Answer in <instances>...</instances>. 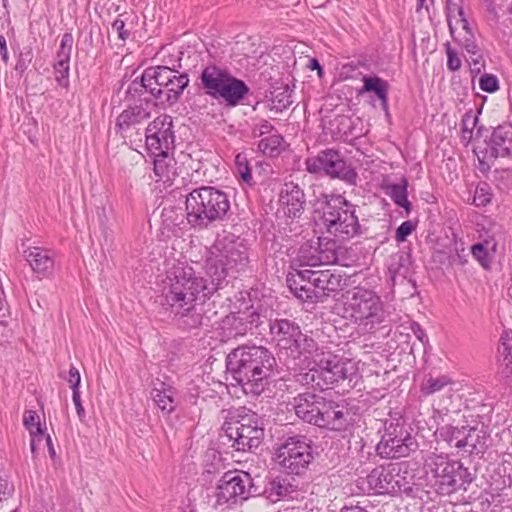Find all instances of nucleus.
<instances>
[{
  "label": "nucleus",
  "instance_id": "1",
  "mask_svg": "<svg viewBox=\"0 0 512 512\" xmlns=\"http://www.w3.org/2000/svg\"><path fill=\"white\" fill-rule=\"evenodd\" d=\"M274 356L262 346H241L227 355V373L246 395L258 396L269 383Z\"/></svg>",
  "mask_w": 512,
  "mask_h": 512
},
{
  "label": "nucleus",
  "instance_id": "2",
  "mask_svg": "<svg viewBox=\"0 0 512 512\" xmlns=\"http://www.w3.org/2000/svg\"><path fill=\"white\" fill-rule=\"evenodd\" d=\"M214 293L215 285L208 283L189 266H174L167 271L162 282L164 304L175 313L194 302H205Z\"/></svg>",
  "mask_w": 512,
  "mask_h": 512
},
{
  "label": "nucleus",
  "instance_id": "3",
  "mask_svg": "<svg viewBox=\"0 0 512 512\" xmlns=\"http://www.w3.org/2000/svg\"><path fill=\"white\" fill-rule=\"evenodd\" d=\"M247 263V248L241 240L234 235L217 238L209 248L205 261V271L211 279L209 283L215 285V292L227 277H235L244 270Z\"/></svg>",
  "mask_w": 512,
  "mask_h": 512
},
{
  "label": "nucleus",
  "instance_id": "4",
  "mask_svg": "<svg viewBox=\"0 0 512 512\" xmlns=\"http://www.w3.org/2000/svg\"><path fill=\"white\" fill-rule=\"evenodd\" d=\"M247 263V248L241 240L234 235L217 238L209 248L205 261V271L211 279L209 283L215 285V292L227 277H235L244 270Z\"/></svg>",
  "mask_w": 512,
  "mask_h": 512
},
{
  "label": "nucleus",
  "instance_id": "5",
  "mask_svg": "<svg viewBox=\"0 0 512 512\" xmlns=\"http://www.w3.org/2000/svg\"><path fill=\"white\" fill-rule=\"evenodd\" d=\"M186 218L194 228H207L222 220L230 209L227 194L212 186L192 190L186 197Z\"/></svg>",
  "mask_w": 512,
  "mask_h": 512
},
{
  "label": "nucleus",
  "instance_id": "6",
  "mask_svg": "<svg viewBox=\"0 0 512 512\" xmlns=\"http://www.w3.org/2000/svg\"><path fill=\"white\" fill-rule=\"evenodd\" d=\"M344 309L348 317L365 332L374 330L388 316L381 298L374 291L360 287L347 292Z\"/></svg>",
  "mask_w": 512,
  "mask_h": 512
},
{
  "label": "nucleus",
  "instance_id": "7",
  "mask_svg": "<svg viewBox=\"0 0 512 512\" xmlns=\"http://www.w3.org/2000/svg\"><path fill=\"white\" fill-rule=\"evenodd\" d=\"M424 469L434 479V486L441 495L466 490L473 480L468 468L460 461L450 460L443 454H428L424 460Z\"/></svg>",
  "mask_w": 512,
  "mask_h": 512
},
{
  "label": "nucleus",
  "instance_id": "8",
  "mask_svg": "<svg viewBox=\"0 0 512 512\" xmlns=\"http://www.w3.org/2000/svg\"><path fill=\"white\" fill-rule=\"evenodd\" d=\"M222 438L237 451H251L257 448L264 437V429L256 413L244 408L230 413L222 426Z\"/></svg>",
  "mask_w": 512,
  "mask_h": 512
},
{
  "label": "nucleus",
  "instance_id": "9",
  "mask_svg": "<svg viewBox=\"0 0 512 512\" xmlns=\"http://www.w3.org/2000/svg\"><path fill=\"white\" fill-rule=\"evenodd\" d=\"M323 199V214L328 232L341 239L357 235L360 225L354 206L341 195L323 194Z\"/></svg>",
  "mask_w": 512,
  "mask_h": 512
},
{
  "label": "nucleus",
  "instance_id": "10",
  "mask_svg": "<svg viewBox=\"0 0 512 512\" xmlns=\"http://www.w3.org/2000/svg\"><path fill=\"white\" fill-rule=\"evenodd\" d=\"M256 492L250 474L247 472H227L218 481L215 489L214 507L224 510L247 500Z\"/></svg>",
  "mask_w": 512,
  "mask_h": 512
},
{
  "label": "nucleus",
  "instance_id": "11",
  "mask_svg": "<svg viewBox=\"0 0 512 512\" xmlns=\"http://www.w3.org/2000/svg\"><path fill=\"white\" fill-rule=\"evenodd\" d=\"M306 170L312 174L322 173L337 178L349 185H356L358 174L341 154L333 149L319 152L305 160Z\"/></svg>",
  "mask_w": 512,
  "mask_h": 512
},
{
  "label": "nucleus",
  "instance_id": "12",
  "mask_svg": "<svg viewBox=\"0 0 512 512\" xmlns=\"http://www.w3.org/2000/svg\"><path fill=\"white\" fill-rule=\"evenodd\" d=\"M418 448V442L411 432L399 423H385L384 434L376 446L382 458L394 459L407 457Z\"/></svg>",
  "mask_w": 512,
  "mask_h": 512
},
{
  "label": "nucleus",
  "instance_id": "13",
  "mask_svg": "<svg viewBox=\"0 0 512 512\" xmlns=\"http://www.w3.org/2000/svg\"><path fill=\"white\" fill-rule=\"evenodd\" d=\"M277 460L288 473H303L313 459L310 441L305 436H292L278 448Z\"/></svg>",
  "mask_w": 512,
  "mask_h": 512
},
{
  "label": "nucleus",
  "instance_id": "14",
  "mask_svg": "<svg viewBox=\"0 0 512 512\" xmlns=\"http://www.w3.org/2000/svg\"><path fill=\"white\" fill-rule=\"evenodd\" d=\"M172 128V117L169 115H160L147 126L146 145L152 153L174 150L175 136Z\"/></svg>",
  "mask_w": 512,
  "mask_h": 512
},
{
  "label": "nucleus",
  "instance_id": "15",
  "mask_svg": "<svg viewBox=\"0 0 512 512\" xmlns=\"http://www.w3.org/2000/svg\"><path fill=\"white\" fill-rule=\"evenodd\" d=\"M317 369L321 380L320 390L322 391L338 383L340 380L349 379L352 381L353 376L356 374L354 363L349 360L338 359L331 354L320 359Z\"/></svg>",
  "mask_w": 512,
  "mask_h": 512
},
{
  "label": "nucleus",
  "instance_id": "16",
  "mask_svg": "<svg viewBox=\"0 0 512 512\" xmlns=\"http://www.w3.org/2000/svg\"><path fill=\"white\" fill-rule=\"evenodd\" d=\"M460 25L450 31L453 40L468 54V61L472 73H480L484 68L482 49L478 44L476 35L467 19H462Z\"/></svg>",
  "mask_w": 512,
  "mask_h": 512
},
{
  "label": "nucleus",
  "instance_id": "17",
  "mask_svg": "<svg viewBox=\"0 0 512 512\" xmlns=\"http://www.w3.org/2000/svg\"><path fill=\"white\" fill-rule=\"evenodd\" d=\"M299 258L303 266H319L334 264L338 260L335 242H319L318 246L303 245L299 251Z\"/></svg>",
  "mask_w": 512,
  "mask_h": 512
},
{
  "label": "nucleus",
  "instance_id": "18",
  "mask_svg": "<svg viewBox=\"0 0 512 512\" xmlns=\"http://www.w3.org/2000/svg\"><path fill=\"white\" fill-rule=\"evenodd\" d=\"M313 278L314 271L309 269L297 270L295 273H291L287 276V283L293 294L303 300L317 302V295L315 294Z\"/></svg>",
  "mask_w": 512,
  "mask_h": 512
},
{
  "label": "nucleus",
  "instance_id": "19",
  "mask_svg": "<svg viewBox=\"0 0 512 512\" xmlns=\"http://www.w3.org/2000/svg\"><path fill=\"white\" fill-rule=\"evenodd\" d=\"M324 405V397L310 392L299 394L293 399L296 415L303 421L314 425Z\"/></svg>",
  "mask_w": 512,
  "mask_h": 512
},
{
  "label": "nucleus",
  "instance_id": "20",
  "mask_svg": "<svg viewBox=\"0 0 512 512\" xmlns=\"http://www.w3.org/2000/svg\"><path fill=\"white\" fill-rule=\"evenodd\" d=\"M300 327L287 319H276L270 322V334L280 349L289 350L296 338L300 337Z\"/></svg>",
  "mask_w": 512,
  "mask_h": 512
},
{
  "label": "nucleus",
  "instance_id": "21",
  "mask_svg": "<svg viewBox=\"0 0 512 512\" xmlns=\"http://www.w3.org/2000/svg\"><path fill=\"white\" fill-rule=\"evenodd\" d=\"M398 474L383 467L373 469L367 477V482L372 490L378 494H395L401 490Z\"/></svg>",
  "mask_w": 512,
  "mask_h": 512
},
{
  "label": "nucleus",
  "instance_id": "22",
  "mask_svg": "<svg viewBox=\"0 0 512 512\" xmlns=\"http://www.w3.org/2000/svg\"><path fill=\"white\" fill-rule=\"evenodd\" d=\"M279 201L283 206L284 213L290 218L300 217L304 211V192L298 185L292 182L284 184Z\"/></svg>",
  "mask_w": 512,
  "mask_h": 512
},
{
  "label": "nucleus",
  "instance_id": "23",
  "mask_svg": "<svg viewBox=\"0 0 512 512\" xmlns=\"http://www.w3.org/2000/svg\"><path fill=\"white\" fill-rule=\"evenodd\" d=\"M151 116V103L147 98L139 105L129 106L117 117L116 128L119 131H127L131 127L143 123Z\"/></svg>",
  "mask_w": 512,
  "mask_h": 512
},
{
  "label": "nucleus",
  "instance_id": "24",
  "mask_svg": "<svg viewBox=\"0 0 512 512\" xmlns=\"http://www.w3.org/2000/svg\"><path fill=\"white\" fill-rule=\"evenodd\" d=\"M23 256L38 275L48 277L52 274L54 258L48 250L40 247H28L23 251Z\"/></svg>",
  "mask_w": 512,
  "mask_h": 512
},
{
  "label": "nucleus",
  "instance_id": "25",
  "mask_svg": "<svg viewBox=\"0 0 512 512\" xmlns=\"http://www.w3.org/2000/svg\"><path fill=\"white\" fill-rule=\"evenodd\" d=\"M249 93V87L240 79L230 76L221 86L216 99H222L228 106L238 105Z\"/></svg>",
  "mask_w": 512,
  "mask_h": 512
},
{
  "label": "nucleus",
  "instance_id": "26",
  "mask_svg": "<svg viewBox=\"0 0 512 512\" xmlns=\"http://www.w3.org/2000/svg\"><path fill=\"white\" fill-rule=\"evenodd\" d=\"M313 283L315 286V294L317 302L321 301L325 296H328L331 292L338 291L342 286V276L338 273L332 272L331 270L314 271Z\"/></svg>",
  "mask_w": 512,
  "mask_h": 512
},
{
  "label": "nucleus",
  "instance_id": "27",
  "mask_svg": "<svg viewBox=\"0 0 512 512\" xmlns=\"http://www.w3.org/2000/svg\"><path fill=\"white\" fill-rule=\"evenodd\" d=\"M230 76L226 70L210 65L202 71L200 78L206 94L217 98V93L220 91L221 86L225 84Z\"/></svg>",
  "mask_w": 512,
  "mask_h": 512
},
{
  "label": "nucleus",
  "instance_id": "28",
  "mask_svg": "<svg viewBox=\"0 0 512 512\" xmlns=\"http://www.w3.org/2000/svg\"><path fill=\"white\" fill-rule=\"evenodd\" d=\"M175 395V389L162 381L155 383L151 391L154 403L165 414H170L175 410L177 406Z\"/></svg>",
  "mask_w": 512,
  "mask_h": 512
},
{
  "label": "nucleus",
  "instance_id": "29",
  "mask_svg": "<svg viewBox=\"0 0 512 512\" xmlns=\"http://www.w3.org/2000/svg\"><path fill=\"white\" fill-rule=\"evenodd\" d=\"M172 152L158 151L153 153L154 159V172L159 180L164 183H172L178 175L176 161L171 156Z\"/></svg>",
  "mask_w": 512,
  "mask_h": 512
},
{
  "label": "nucleus",
  "instance_id": "30",
  "mask_svg": "<svg viewBox=\"0 0 512 512\" xmlns=\"http://www.w3.org/2000/svg\"><path fill=\"white\" fill-rule=\"evenodd\" d=\"M204 302H194L191 305H186L181 308L178 313L184 319L183 323L189 328H197L200 326H208L210 319L204 315Z\"/></svg>",
  "mask_w": 512,
  "mask_h": 512
},
{
  "label": "nucleus",
  "instance_id": "31",
  "mask_svg": "<svg viewBox=\"0 0 512 512\" xmlns=\"http://www.w3.org/2000/svg\"><path fill=\"white\" fill-rule=\"evenodd\" d=\"M189 84V77L186 73L178 74V72H175V78H171L170 82L167 84L166 88L163 89L162 92V104L167 103L169 105H172L176 103L181 94L183 93L184 89Z\"/></svg>",
  "mask_w": 512,
  "mask_h": 512
},
{
  "label": "nucleus",
  "instance_id": "32",
  "mask_svg": "<svg viewBox=\"0 0 512 512\" xmlns=\"http://www.w3.org/2000/svg\"><path fill=\"white\" fill-rule=\"evenodd\" d=\"M512 131L504 126L495 128L490 137V145L496 157L507 156L510 152Z\"/></svg>",
  "mask_w": 512,
  "mask_h": 512
},
{
  "label": "nucleus",
  "instance_id": "33",
  "mask_svg": "<svg viewBox=\"0 0 512 512\" xmlns=\"http://www.w3.org/2000/svg\"><path fill=\"white\" fill-rule=\"evenodd\" d=\"M290 356L294 359L304 357V360L318 355L319 347L317 342L308 335L300 332V337L296 338V343L288 350Z\"/></svg>",
  "mask_w": 512,
  "mask_h": 512
},
{
  "label": "nucleus",
  "instance_id": "34",
  "mask_svg": "<svg viewBox=\"0 0 512 512\" xmlns=\"http://www.w3.org/2000/svg\"><path fill=\"white\" fill-rule=\"evenodd\" d=\"M145 93H149L162 103L163 97L161 88H159L158 85H155L154 80L145 81L143 73L139 81L135 79L131 82L128 86L127 94L131 97H141Z\"/></svg>",
  "mask_w": 512,
  "mask_h": 512
},
{
  "label": "nucleus",
  "instance_id": "35",
  "mask_svg": "<svg viewBox=\"0 0 512 512\" xmlns=\"http://www.w3.org/2000/svg\"><path fill=\"white\" fill-rule=\"evenodd\" d=\"M481 431L475 428L465 427V434L463 438L462 449L470 454H479L486 448L485 437L481 435Z\"/></svg>",
  "mask_w": 512,
  "mask_h": 512
},
{
  "label": "nucleus",
  "instance_id": "36",
  "mask_svg": "<svg viewBox=\"0 0 512 512\" xmlns=\"http://www.w3.org/2000/svg\"><path fill=\"white\" fill-rule=\"evenodd\" d=\"M175 72V70L166 66L150 67L144 71V80H154L155 85H158L163 91L170 82V79L172 77L175 78Z\"/></svg>",
  "mask_w": 512,
  "mask_h": 512
},
{
  "label": "nucleus",
  "instance_id": "37",
  "mask_svg": "<svg viewBox=\"0 0 512 512\" xmlns=\"http://www.w3.org/2000/svg\"><path fill=\"white\" fill-rule=\"evenodd\" d=\"M363 88L361 92H374L378 99L381 101L384 109H387V93L388 85L387 82L379 77H363Z\"/></svg>",
  "mask_w": 512,
  "mask_h": 512
},
{
  "label": "nucleus",
  "instance_id": "38",
  "mask_svg": "<svg viewBox=\"0 0 512 512\" xmlns=\"http://www.w3.org/2000/svg\"><path fill=\"white\" fill-rule=\"evenodd\" d=\"M440 438L446 441L449 445L458 449H462L463 438L465 434V427L461 428L452 425H445L437 430Z\"/></svg>",
  "mask_w": 512,
  "mask_h": 512
},
{
  "label": "nucleus",
  "instance_id": "39",
  "mask_svg": "<svg viewBox=\"0 0 512 512\" xmlns=\"http://www.w3.org/2000/svg\"><path fill=\"white\" fill-rule=\"evenodd\" d=\"M387 194L394 203L405 209L407 213L411 211V203L407 199V181L402 179L401 184H392L388 186Z\"/></svg>",
  "mask_w": 512,
  "mask_h": 512
},
{
  "label": "nucleus",
  "instance_id": "40",
  "mask_svg": "<svg viewBox=\"0 0 512 512\" xmlns=\"http://www.w3.org/2000/svg\"><path fill=\"white\" fill-rule=\"evenodd\" d=\"M445 4L449 31H451L460 25V21L462 19L467 18L465 17L464 9L461 5V0H445Z\"/></svg>",
  "mask_w": 512,
  "mask_h": 512
},
{
  "label": "nucleus",
  "instance_id": "41",
  "mask_svg": "<svg viewBox=\"0 0 512 512\" xmlns=\"http://www.w3.org/2000/svg\"><path fill=\"white\" fill-rule=\"evenodd\" d=\"M291 492V485L285 478L277 477L271 480L265 490L267 497L272 501H277L281 497L288 495Z\"/></svg>",
  "mask_w": 512,
  "mask_h": 512
},
{
  "label": "nucleus",
  "instance_id": "42",
  "mask_svg": "<svg viewBox=\"0 0 512 512\" xmlns=\"http://www.w3.org/2000/svg\"><path fill=\"white\" fill-rule=\"evenodd\" d=\"M452 383V379L446 375H442L436 378L430 376L422 383L421 392L424 395H431L443 390L446 386Z\"/></svg>",
  "mask_w": 512,
  "mask_h": 512
},
{
  "label": "nucleus",
  "instance_id": "43",
  "mask_svg": "<svg viewBox=\"0 0 512 512\" xmlns=\"http://www.w3.org/2000/svg\"><path fill=\"white\" fill-rule=\"evenodd\" d=\"M283 137L279 134L267 136L259 141L258 148L264 154L274 156L279 152Z\"/></svg>",
  "mask_w": 512,
  "mask_h": 512
},
{
  "label": "nucleus",
  "instance_id": "44",
  "mask_svg": "<svg viewBox=\"0 0 512 512\" xmlns=\"http://www.w3.org/2000/svg\"><path fill=\"white\" fill-rule=\"evenodd\" d=\"M336 408H339V406H335L332 402L325 400V405L323 406V409H321L317 418V422H315V425L327 428H330L331 425H334L333 414Z\"/></svg>",
  "mask_w": 512,
  "mask_h": 512
},
{
  "label": "nucleus",
  "instance_id": "45",
  "mask_svg": "<svg viewBox=\"0 0 512 512\" xmlns=\"http://www.w3.org/2000/svg\"><path fill=\"white\" fill-rule=\"evenodd\" d=\"M23 424L25 428L29 431L30 435L44 436V432L39 421V416L36 414L35 411L28 410L25 412Z\"/></svg>",
  "mask_w": 512,
  "mask_h": 512
},
{
  "label": "nucleus",
  "instance_id": "46",
  "mask_svg": "<svg viewBox=\"0 0 512 512\" xmlns=\"http://www.w3.org/2000/svg\"><path fill=\"white\" fill-rule=\"evenodd\" d=\"M236 171L242 181L247 184L252 182V174L245 154L239 153L235 157Z\"/></svg>",
  "mask_w": 512,
  "mask_h": 512
},
{
  "label": "nucleus",
  "instance_id": "47",
  "mask_svg": "<svg viewBox=\"0 0 512 512\" xmlns=\"http://www.w3.org/2000/svg\"><path fill=\"white\" fill-rule=\"evenodd\" d=\"M73 36L70 33H65L60 42V47L57 52V60L61 62L69 63L70 56L72 52V46H73Z\"/></svg>",
  "mask_w": 512,
  "mask_h": 512
},
{
  "label": "nucleus",
  "instance_id": "48",
  "mask_svg": "<svg viewBox=\"0 0 512 512\" xmlns=\"http://www.w3.org/2000/svg\"><path fill=\"white\" fill-rule=\"evenodd\" d=\"M471 254L484 269H488L490 267L491 261L488 250L483 243L474 244L471 247Z\"/></svg>",
  "mask_w": 512,
  "mask_h": 512
},
{
  "label": "nucleus",
  "instance_id": "49",
  "mask_svg": "<svg viewBox=\"0 0 512 512\" xmlns=\"http://www.w3.org/2000/svg\"><path fill=\"white\" fill-rule=\"evenodd\" d=\"M54 74L55 79L59 85L67 87L69 77V63L56 60L54 64Z\"/></svg>",
  "mask_w": 512,
  "mask_h": 512
},
{
  "label": "nucleus",
  "instance_id": "50",
  "mask_svg": "<svg viewBox=\"0 0 512 512\" xmlns=\"http://www.w3.org/2000/svg\"><path fill=\"white\" fill-rule=\"evenodd\" d=\"M298 381L303 385H311L312 387L320 390L321 380L317 367H313L306 373L300 374Z\"/></svg>",
  "mask_w": 512,
  "mask_h": 512
},
{
  "label": "nucleus",
  "instance_id": "51",
  "mask_svg": "<svg viewBox=\"0 0 512 512\" xmlns=\"http://www.w3.org/2000/svg\"><path fill=\"white\" fill-rule=\"evenodd\" d=\"M479 87L482 91L494 93L499 89V82L495 75L484 74L479 79Z\"/></svg>",
  "mask_w": 512,
  "mask_h": 512
},
{
  "label": "nucleus",
  "instance_id": "52",
  "mask_svg": "<svg viewBox=\"0 0 512 512\" xmlns=\"http://www.w3.org/2000/svg\"><path fill=\"white\" fill-rule=\"evenodd\" d=\"M447 54V68L450 71H457L461 67V60L455 50L452 49L449 43L445 44Z\"/></svg>",
  "mask_w": 512,
  "mask_h": 512
},
{
  "label": "nucleus",
  "instance_id": "53",
  "mask_svg": "<svg viewBox=\"0 0 512 512\" xmlns=\"http://www.w3.org/2000/svg\"><path fill=\"white\" fill-rule=\"evenodd\" d=\"M487 184L478 186L474 194V203L476 206H485L491 201V194L486 191Z\"/></svg>",
  "mask_w": 512,
  "mask_h": 512
},
{
  "label": "nucleus",
  "instance_id": "54",
  "mask_svg": "<svg viewBox=\"0 0 512 512\" xmlns=\"http://www.w3.org/2000/svg\"><path fill=\"white\" fill-rule=\"evenodd\" d=\"M415 224L412 221H404L396 231V240L403 242L414 231Z\"/></svg>",
  "mask_w": 512,
  "mask_h": 512
},
{
  "label": "nucleus",
  "instance_id": "55",
  "mask_svg": "<svg viewBox=\"0 0 512 512\" xmlns=\"http://www.w3.org/2000/svg\"><path fill=\"white\" fill-rule=\"evenodd\" d=\"M124 15H120L112 24V30L117 33L118 38L126 40L130 32L125 28V20L122 18Z\"/></svg>",
  "mask_w": 512,
  "mask_h": 512
},
{
  "label": "nucleus",
  "instance_id": "56",
  "mask_svg": "<svg viewBox=\"0 0 512 512\" xmlns=\"http://www.w3.org/2000/svg\"><path fill=\"white\" fill-rule=\"evenodd\" d=\"M333 423L334 425L330 426V429L332 430H341L344 428L347 423L346 413L343 410L336 408L333 414Z\"/></svg>",
  "mask_w": 512,
  "mask_h": 512
},
{
  "label": "nucleus",
  "instance_id": "57",
  "mask_svg": "<svg viewBox=\"0 0 512 512\" xmlns=\"http://www.w3.org/2000/svg\"><path fill=\"white\" fill-rule=\"evenodd\" d=\"M32 52L31 50H27L26 52H21L16 63L15 69L17 71L23 72L27 69L29 63L32 61Z\"/></svg>",
  "mask_w": 512,
  "mask_h": 512
},
{
  "label": "nucleus",
  "instance_id": "58",
  "mask_svg": "<svg viewBox=\"0 0 512 512\" xmlns=\"http://www.w3.org/2000/svg\"><path fill=\"white\" fill-rule=\"evenodd\" d=\"M272 130L273 126L271 123L263 120L253 128L252 133L254 137H262L263 135L270 134Z\"/></svg>",
  "mask_w": 512,
  "mask_h": 512
},
{
  "label": "nucleus",
  "instance_id": "59",
  "mask_svg": "<svg viewBox=\"0 0 512 512\" xmlns=\"http://www.w3.org/2000/svg\"><path fill=\"white\" fill-rule=\"evenodd\" d=\"M452 265L465 266L468 263V254L465 253V249H456V253L450 257Z\"/></svg>",
  "mask_w": 512,
  "mask_h": 512
},
{
  "label": "nucleus",
  "instance_id": "60",
  "mask_svg": "<svg viewBox=\"0 0 512 512\" xmlns=\"http://www.w3.org/2000/svg\"><path fill=\"white\" fill-rule=\"evenodd\" d=\"M80 380L81 377L78 369L74 366H71L67 381L70 383L73 392L79 391Z\"/></svg>",
  "mask_w": 512,
  "mask_h": 512
},
{
  "label": "nucleus",
  "instance_id": "61",
  "mask_svg": "<svg viewBox=\"0 0 512 512\" xmlns=\"http://www.w3.org/2000/svg\"><path fill=\"white\" fill-rule=\"evenodd\" d=\"M504 358L503 362L505 364V368L503 370V373L509 377L512 376V347H504L503 350Z\"/></svg>",
  "mask_w": 512,
  "mask_h": 512
},
{
  "label": "nucleus",
  "instance_id": "62",
  "mask_svg": "<svg viewBox=\"0 0 512 512\" xmlns=\"http://www.w3.org/2000/svg\"><path fill=\"white\" fill-rule=\"evenodd\" d=\"M72 400H73V403L75 405L76 412H77V415H78L80 421L84 422L85 410H84V407H83L82 402H81L80 392L79 391L73 392Z\"/></svg>",
  "mask_w": 512,
  "mask_h": 512
},
{
  "label": "nucleus",
  "instance_id": "63",
  "mask_svg": "<svg viewBox=\"0 0 512 512\" xmlns=\"http://www.w3.org/2000/svg\"><path fill=\"white\" fill-rule=\"evenodd\" d=\"M411 330L413 332V334L415 335V337L423 344H427L428 343V336L427 334L425 333V331L422 329L421 325L417 322H413L411 324Z\"/></svg>",
  "mask_w": 512,
  "mask_h": 512
},
{
  "label": "nucleus",
  "instance_id": "64",
  "mask_svg": "<svg viewBox=\"0 0 512 512\" xmlns=\"http://www.w3.org/2000/svg\"><path fill=\"white\" fill-rule=\"evenodd\" d=\"M477 122V117L466 114L462 119V131L465 133L472 134L473 127Z\"/></svg>",
  "mask_w": 512,
  "mask_h": 512
}]
</instances>
